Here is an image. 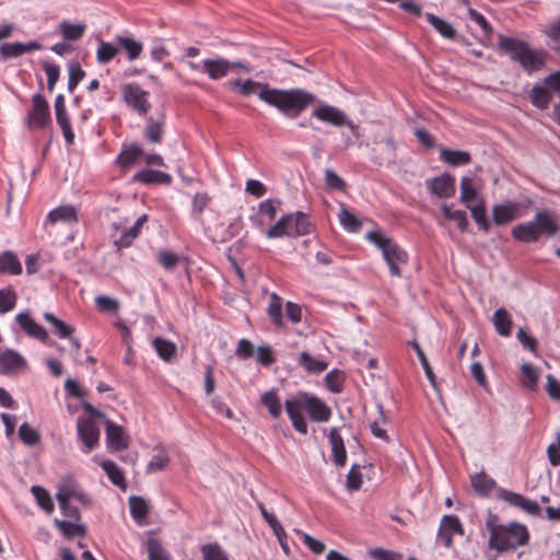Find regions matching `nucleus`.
<instances>
[{
    "label": "nucleus",
    "mask_w": 560,
    "mask_h": 560,
    "mask_svg": "<svg viewBox=\"0 0 560 560\" xmlns=\"http://www.w3.org/2000/svg\"><path fill=\"white\" fill-rule=\"evenodd\" d=\"M43 68L47 75V88L50 92L54 91L56 83L59 80L60 68L58 65L50 63L48 61L43 62Z\"/></svg>",
    "instance_id": "obj_61"
},
{
    "label": "nucleus",
    "mask_w": 560,
    "mask_h": 560,
    "mask_svg": "<svg viewBox=\"0 0 560 560\" xmlns=\"http://www.w3.org/2000/svg\"><path fill=\"white\" fill-rule=\"evenodd\" d=\"M119 52V47L110 42L98 39L96 49V61L100 65H106L110 62Z\"/></svg>",
    "instance_id": "obj_36"
},
{
    "label": "nucleus",
    "mask_w": 560,
    "mask_h": 560,
    "mask_svg": "<svg viewBox=\"0 0 560 560\" xmlns=\"http://www.w3.org/2000/svg\"><path fill=\"white\" fill-rule=\"evenodd\" d=\"M425 19L429 24L444 38L454 39L456 36V30L447 21L434 15L433 13L427 12Z\"/></svg>",
    "instance_id": "obj_31"
},
{
    "label": "nucleus",
    "mask_w": 560,
    "mask_h": 560,
    "mask_svg": "<svg viewBox=\"0 0 560 560\" xmlns=\"http://www.w3.org/2000/svg\"><path fill=\"white\" fill-rule=\"evenodd\" d=\"M56 120L58 126L62 130L63 138L68 144H73L74 142V133L71 128L69 115L66 112L57 113Z\"/></svg>",
    "instance_id": "obj_56"
},
{
    "label": "nucleus",
    "mask_w": 560,
    "mask_h": 560,
    "mask_svg": "<svg viewBox=\"0 0 560 560\" xmlns=\"http://www.w3.org/2000/svg\"><path fill=\"white\" fill-rule=\"evenodd\" d=\"M26 364L25 359L15 350L7 349L0 352V373L11 374L14 373Z\"/></svg>",
    "instance_id": "obj_21"
},
{
    "label": "nucleus",
    "mask_w": 560,
    "mask_h": 560,
    "mask_svg": "<svg viewBox=\"0 0 560 560\" xmlns=\"http://www.w3.org/2000/svg\"><path fill=\"white\" fill-rule=\"evenodd\" d=\"M280 205L279 199H266L258 205L257 212L270 222L276 219Z\"/></svg>",
    "instance_id": "obj_48"
},
{
    "label": "nucleus",
    "mask_w": 560,
    "mask_h": 560,
    "mask_svg": "<svg viewBox=\"0 0 560 560\" xmlns=\"http://www.w3.org/2000/svg\"><path fill=\"white\" fill-rule=\"evenodd\" d=\"M325 182L331 189L343 190L346 188V182L330 168L325 171Z\"/></svg>",
    "instance_id": "obj_63"
},
{
    "label": "nucleus",
    "mask_w": 560,
    "mask_h": 560,
    "mask_svg": "<svg viewBox=\"0 0 560 560\" xmlns=\"http://www.w3.org/2000/svg\"><path fill=\"white\" fill-rule=\"evenodd\" d=\"M55 526L67 538L83 537L86 533L85 525L71 521L58 520L54 521Z\"/></svg>",
    "instance_id": "obj_32"
},
{
    "label": "nucleus",
    "mask_w": 560,
    "mask_h": 560,
    "mask_svg": "<svg viewBox=\"0 0 560 560\" xmlns=\"http://www.w3.org/2000/svg\"><path fill=\"white\" fill-rule=\"evenodd\" d=\"M172 179L171 174L152 168H143L132 176V182L143 185H170Z\"/></svg>",
    "instance_id": "obj_19"
},
{
    "label": "nucleus",
    "mask_w": 560,
    "mask_h": 560,
    "mask_svg": "<svg viewBox=\"0 0 560 560\" xmlns=\"http://www.w3.org/2000/svg\"><path fill=\"white\" fill-rule=\"evenodd\" d=\"M79 439L84 444V453H90L98 445L100 429L93 419H79L77 424Z\"/></svg>",
    "instance_id": "obj_13"
},
{
    "label": "nucleus",
    "mask_w": 560,
    "mask_h": 560,
    "mask_svg": "<svg viewBox=\"0 0 560 560\" xmlns=\"http://www.w3.org/2000/svg\"><path fill=\"white\" fill-rule=\"evenodd\" d=\"M328 439L331 446L334 464L338 467H343L347 462V452L339 430L337 428L330 429Z\"/></svg>",
    "instance_id": "obj_24"
},
{
    "label": "nucleus",
    "mask_w": 560,
    "mask_h": 560,
    "mask_svg": "<svg viewBox=\"0 0 560 560\" xmlns=\"http://www.w3.org/2000/svg\"><path fill=\"white\" fill-rule=\"evenodd\" d=\"M148 222V214L140 215L131 226H127V219L113 223L112 238L117 249L130 247L140 235L142 226Z\"/></svg>",
    "instance_id": "obj_9"
},
{
    "label": "nucleus",
    "mask_w": 560,
    "mask_h": 560,
    "mask_svg": "<svg viewBox=\"0 0 560 560\" xmlns=\"http://www.w3.org/2000/svg\"><path fill=\"white\" fill-rule=\"evenodd\" d=\"M285 412L295 431L307 434L306 412L314 422H327L331 417L330 408L318 397L307 392H299L284 401Z\"/></svg>",
    "instance_id": "obj_2"
},
{
    "label": "nucleus",
    "mask_w": 560,
    "mask_h": 560,
    "mask_svg": "<svg viewBox=\"0 0 560 560\" xmlns=\"http://www.w3.org/2000/svg\"><path fill=\"white\" fill-rule=\"evenodd\" d=\"M489 533L488 547L500 553L514 551L529 541L526 525L517 522L501 523L497 514L489 512L485 522Z\"/></svg>",
    "instance_id": "obj_3"
},
{
    "label": "nucleus",
    "mask_w": 560,
    "mask_h": 560,
    "mask_svg": "<svg viewBox=\"0 0 560 560\" xmlns=\"http://www.w3.org/2000/svg\"><path fill=\"white\" fill-rule=\"evenodd\" d=\"M499 498L509 504L521 509L528 515L540 516L541 514V509L536 501L527 499L520 493L501 489L499 492Z\"/></svg>",
    "instance_id": "obj_15"
},
{
    "label": "nucleus",
    "mask_w": 560,
    "mask_h": 560,
    "mask_svg": "<svg viewBox=\"0 0 560 560\" xmlns=\"http://www.w3.org/2000/svg\"><path fill=\"white\" fill-rule=\"evenodd\" d=\"M338 219L341 226L348 232L354 233L361 229V221L343 206L340 208Z\"/></svg>",
    "instance_id": "obj_46"
},
{
    "label": "nucleus",
    "mask_w": 560,
    "mask_h": 560,
    "mask_svg": "<svg viewBox=\"0 0 560 560\" xmlns=\"http://www.w3.org/2000/svg\"><path fill=\"white\" fill-rule=\"evenodd\" d=\"M498 47L529 74L540 70L546 63V51L532 48L528 42L500 34Z\"/></svg>",
    "instance_id": "obj_4"
},
{
    "label": "nucleus",
    "mask_w": 560,
    "mask_h": 560,
    "mask_svg": "<svg viewBox=\"0 0 560 560\" xmlns=\"http://www.w3.org/2000/svg\"><path fill=\"white\" fill-rule=\"evenodd\" d=\"M483 200L477 189L472 186L470 177H463L460 180V201L467 207H474L477 202Z\"/></svg>",
    "instance_id": "obj_29"
},
{
    "label": "nucleus",
    "mask_w": 560,
    "mask_h": 560,
    "mask_svg": "<svg viewBox=\"0 0 560 560\" xmlns=\"http://www.w3.org/2000/svg\"><path fill=\"white\" fill-rule=\"evenodd\" d=\"M129 508L132 518L137 523L143 524L149 513L147 501L140 497H131L129 498Z\"/></svg>",
    "instance_id": "obj_41"
},
{
    "label": "nucleus",
    "mask_w": 560,
    "mask_h": 560,
    "mask_svg": "<svg viewBox=\"0 0 560 560\" xmlns=\"http://www.w3.org/2000/svg\"><path fill=\"white\" fill-rule=\"evenodd\" d=\"M121 94L125 103L139 115H147L151 108L148 100L149 92L137 83H127L121 86Z\"/></svg>",
    "instance_id": "obj_10"
},
{
    "label": "nucleus",
    "mask_w": 560,
    "mask_h": 560,
    "mask_svg": "<svg viewBox=\"0 0 560 560\" xmlns=\"http://www.w3.org/2000/svg\"><path fill=\"white\" fill-rule=\"evenodd\" d=\"M521 373L523 385L530 389H535L538 381V374L535 368L529 363H525L521 366Z\"/></svg>",
    "instance_id": "obj_58"
},
{
    "label": "nucleus",
    "mask_w": 560,
    "mask_h": 560,
    "mask_svg": "<svg viewBox=\"0 0 560 560\" xmlns=\"http://www.w3.org/2000/svg\"><path fill=\"white\" fill-rule=\"evenodd\" d=\"M164 135V121L154 120L152 117L147 119L144 137L151 143H161Z\"/></svg>",
    "instance_id": "obj_40"
},
{
    "label": "nucleus",
    "mask_w": 560,
    "mask_h": 560,
    "mask_svg": "<svg viewBox=\"0 0 560 560\" xmlns=\"http://www.w3.org/2000/svg\"><path fill=\"white\" fill-rule=\"evenodd\" d=\"M19 436L21 441L28 446L37 444L40 440V435L33 427L27 422H24L19 428Z\"/></svg>",
    "instance_id": "obj_55"
},
{
    "label": "nucleus",
    "mask_w": 560,
    "mask_h": 560,
    "mask_svg": "<svg viewBox=\"0 0 560 560\" xmlns=\"http://www.w3.org/2000/svg\"><path fill=\"white\" fill-rule=\"evenodd\" d=\"M471 487L482 497L488 495L495 487V481L485 472L476 474L471 477Z\"/></svg>",
    "instance_id": "obj_38"
},
{
    "label": "nucleus",
    "mask_w": 560,
    "mask_h": 560,
    "mask_svg": "<svg viewBox=\"0 0 560 560\" xmlns=\"http://www.w3.org/2000/svg\"><path fill=\"white\" fill-rule=\"evenodd\" d=\"M440 160L452 166H462L469 164L471 156L467 151L441 149Z\"/></svg>",
    "instance_id": "obj_28"
},
{
    "label": "nucleus",
    "mask_w": 560,
    "mask_h": 560,
    "mask_svg": "<svg viewBox=\"0 0 560 560\" xmlns=\"http://www.w3.org/2000/svg\"><path fill=\"white\" fill-rule=\"evenodd\" d=\"M156 260L166 271H173L180 261V256L170 249H161L156 253Z\"/></svg>",
    "instance_id": "obj_47"
},
{
    "label": "nucleus",
    "mask_w": 560,
    "mask_h": 560,
    "mask_svg": "<svg viewBox=\"0 0 560 560\" xmlns=\"http://www.w3.org/2000/svg\"><path fill=\"white\" fill-rule=\"evenodd\" d=\"M440 525L442 526V530H446L452 536H454V534H463V526L456 515L443 516Z\"/></svg>",
    "instance_id": "obj_60"
},
{
    "label": "nucleus",
    "mask_w": 560,
    "mask_h": 560,
    "mask_svg": "<svg viewBox=\"0 0 560 560\" xmlns=\"http://www.w3.org/2000/svg\"><path fill=\"white\" fill-rule=\"evenodd\" d=\"M15 320L20 325L21 329L28 336L36 338L42 342H47L49 340L47 330L33 319L28 311L19 313L15 316Z\"/></svg>",
    "instance_id": "obj_18"
},
{
    "label": "nucleus",
    "mask_w": 560,
    "mask_h": 560,
    "mask_svg": "<svg viewBox=\"0 0 560 560\" xmlns=\"http://www.w3.org/2000/svg\"><path fill=\"white\" fill-rule=\"evenodd\" d=\"M47 222L55 224L62 222L73 224L78 222V211L73 206H60L51 210L47 215Z\"/></svg>",
    "instance_id": "obj_26"
},
{
    "label": "nucleus",
    "mask_w": 560,
    "mask_h": 560,
    "mask_svg": "<svg viewBox=\"0 0 560 560\" xmlns=\"http://www.w3.org/2000/svg\"><path fill=\"white\" fill-rule=\"evenodd\" d=\"M26 124L30 129H44L50 124L49 104L40 93L32 97V108L27 113Z\"/></svg>",
    "instance_id": "obj_11"
},
{
    "label": "nucleus",
    "mask_w": 560,
    "mask_h": 560,
    "mask_svg": "<svg viewBox=\"0 0 560 560\" xmlns=\"http://www.w3.org/2000/svg\"><path fill=\"white\" fill-rule=\"evenodd\" d=\"M522 215V207L518 202L515 201L495 205L492 208L493 222L498 225L506 224L517 218H521Z\"/></svg>",
    "instance_id": "obj_17"
},
{
    "label": "nucleus",
    "mask_w": 560,
    "mask_h": 560,
    "mask_svg": "<svg viewBox=\"0 0 560 560\" xmlns=\"http://www.w3.org/2000/svg\"><path fill=\"white\" fill-rule=\"evenodd\" d=\"M31 492L36 499L37 504L47 513H51L54 511V502L51 500L50 494L40 486H33L31 488Z\"/></svg>",
    "instance_id": "obj_51"
},
{
    "label": "nucleus",
    "mask_w": 560,
    "mask_h": 560,
    "mask_svg": "<svg viewBox=\"0 0 560 560\" xmlns=\"http://www.w3.org/2000/svg\"><path fill=\"white\" fill-rule=\"evenodd\" d=\"M116 42L119 47L126 51L128 60L130 61L138 59L143 50L142 43L132 37L117 35Z\"/></svg>",
    "instance_id": "obj_34"
},
{
    "label": "nucleus",
    "mask_w": 560,
    "mask_h": 560,
    "mask_svg": "<svg viewBox=\"0 0 560 560\" xmlns=\"http://www.w3.org/2000/svg\"><path fill=\"white\" fill-rule=\"evenodd\" d=\"M202 69L211 80H220L229 74L232 63L224 58L205 59Z\"/></svg>",
    "instance_id": "obj_22"
},
{
    "label": "nucleus",
    "mask_w": 560,
    "mask_h": 560,
    "mask_svg": "<svg viewBox=\"0 0 560 560\" xmlns=\"http://www.w3.org/2000/svg\"><path fill=\"white\" fill-rule=\"evenodd\" d=\"M229 84L238 89L243 96L257 94L258 97L289 118H296L311 104L314 103V94L302 89L281 90L270 88L267 83H260L254 80H233Z\"/></svg>",
    "instance_id": "obj_1"
},
{
    "label": "nucleus",
    "mask_w": 560,
    "mask_h": 560,
    "mask_svg": "<svg viewBox=\"0 0 560 560\" xmlns=\"http://www.w3.org/2000/svg\"><path fill=\"white\" fill-rule=\"evenodd\" d=\"M298 363L308 373L318 374L324 372L328 364L324 360L313 358L308 352L300 353Z\"/></svg>",
    "instance_id": "obj_35"
},
{
    "label": "nucleus",
    "mask_w": 560,
    "mask_h": 560,
    "mask_svg": "<svg viewBox=\"0 0 560 560\" xmlns=\"http://www.w3.org/2000/svg\"><path fill=\"white\" fill-rule=\"evenodd\" d=\"M203 560H229L226 552L217 544H207L201 547Z\"/></svg>",
    "instance_id": "obj_57"
},
{
    "label": "nucleus",
    "mask_w": 560,
    "mask_h": 560,
    "mask_svg": "<svg viewBox=\"0 0 560 560\" xmlns=\"http://www.w3.org/2000/svg\"><path fill=\"white\" fill-rule=\"evenodd\" d=\"M56 498L57 501H70L74 499L83 505H89L91 503L90 498L80 490L78 483L72 477H66L60 481Z\"/></svg>",
    "instance_id": "obj_14"
},
{
    "label": "nucleus",
    "mask_w": 560,
    "mask_h": 560,
    "mask_svg": "<svg viewBox=\"0 0 560 560\" xmlns=\"http://www.w3.org/2000/svg\"><path fill=\"white\" fill-rule=\"evenodd\" d=\"M44 318L54 327L59 338L66 339L70 338V336L72 335L73 328L70 325L57 318L54 314L47 312L44 314Z\"/></svg>",
    "instance_id": "obj_49"
},
{
    "label": "nucleus",
    "mask_w": 560,
    "mask_h": 560,
    "mask_svg": "<svg viewBox=\"0 0 560 560\" xmlns=\"http://www.w3.org/2000/svg\"><path fill=\"white\" fill-rule=\"evenodd\" d=\"M260 402L268 409L269 415L277 419L282 413V408L277 390L270 389L260 397Z\"/></svg>",
    "instance_id": "obj_39"
},
{
    "label": "nucleus",
    "mask_w": 560,
    "mask_h": 560,
    "mask_svg": "<svg viewBox=\"0 0 560 560\" xmlns=\"http://www.w3.org/2000/svg\"><path fill=\"white\" fill-rule=\"evenodd\" d=\"M313 225L308 215L296 211L282 215L273 225L266 230L268 238L300 237L311 234Z\"/></svg>",
    "instance_id": "obj_7"
},
{
    "label": "nucleus",
    "mask_w": 560,
    "mask_h": 560,
    "mask_svg": "<svg viewBox=\"0 0 560 560\" xmlns=\"http://www.w3.org/2000/svg\"><path fill=\"white\" fill-rule=\"evenodd\" d=\"M559 231L556 218L544 210L535 214L534 219L520 223L512 229V236L523 243H536L542 235L555 236Z\"/></svg>",
    "instance_id": "obj_6"
},
{
    "label": "nucleus",
    "mask_w": 560,
    "mask_h": 560,
    "mask_svg": "<svg viewBox=\"0 0 560 560\" xmlns=\"http://www.w3.org/2000/svg\"><path fill=\"white\" fill-rule=\"evenodd\" d=\"M497 332L502 337H509L512 331V319L508 311L503 307L498 308L492 318Z\"/></svg>",
    "instance_id": "obj_33"
},
{
    "label": "nucleus",
    "mask_w": 560,
    "mask_h": 560,
    "mask_svg": "<svg viewBox=\"0 0 560 560\" xmlns=\"http://www.w3.org/2000/svg\"><path fill=\"white\" fill-rule=\"evenodd\" d=\"M85 71L79 62H71L68 66V90L73 92L78 84L84 79Z\"/></svg>",
    "instance_id": "obj_54"
},
{
    "label": "nucleus",
    "mask_w": 560,
    "mask_h": 560,
    "mask_svg": "<svg viewBox=\"0 0 560 560\" xmlns=\"http://www.w3.org/2000/svg\"><path fill=\"white\" fill-rule=\"evenodd\" d=\"M153 346L158 355L164 361H171L176 354V345L164 338L156 337Z\"/></svg>",
    "instance_id": "obj_44"
},
{
    "label": "nucleus",
    "mask_w": 560,
    "mask_h": 560,
    "mask_svg": "<svg viewBox=\"0 0 560 560\" xmlns=\"http://www.w3.org/2000/svg\"><path fill=\"white\" fill-rule=\"evenodd\" d=\"M325 383L327 388L332 393H340L343 388V377L342 374L337 371L332 370L325 376Z\"/></svg>",
    "instance_id": "obj_59"
},
{
    "label": "nucleus",
    "mask_w": 560,
    "mask_h": 560,
    "mask_svg": "<svg viewBox=\"0 0 560 560\" xmlns=\"http://www.w3.org/2000/svg\"><path fill=\"white\" fill-rule=\"evenodd\" d=\"M441 210L447 220L456 222L460 232H465L468 226V220L464 210H453L448 205H442Z\"/></svg>",
    "instance_id": "obj_45"
},
{
    "label": "nucleus",
    "mask_w": 560,
    "mask_h": 560,
    "mask_svg": "<svg viewBox=\"0 0 560 560\" xmlns=\"http://www.w3.org/2000/svg\"><path fill=\"white\" fill-rule=\"evenodd\" d=\"M552 95L550 90L544 85H534L530 92V102L534 106L540 109L548 108L551 102Z\"/></svg>",
    "instance_id": "obj_37"
},
{
    "label": "nucleus",
    "mask_w": 560,
    "mask_h": 560,
    "mask_svg": "<svg viewBox=\"0 0 560 560\" xmlns=\"http://www.w3.org/2000/svg\"><path fill=\"white\" fill-rule=\"evenodd\" d=\"M22 270V264L15 253L4 250L0 254V275L19 276Z\"/></svg>",
    "instance_id": "obj_27"
},
{
    "label": "nucleus",
    "mask_w": 560,
    "mask_h": 560,
    "mask_svg": "<svg viewBox=\"0 0 560 560\" xmlns=\"http://www.w3.org/2000/svg\"><path fill=\"white\" fill-rule=\"evenodd\" d=\"M471 212V217L483 232H488L490 230V224L487 219L486 213V205L483 200L477 202L474 207L468 208Z\"/></svg>",
    "instance_id": "obj_50"
},
{
    "label": "nucleus",
    "mask_w": 560,
    "mask_h": 560,
    "mask_svg": "<svg viewBox=\"0 0 560 560\" xmlns=\"http://www.w3.org/2000/svg\"><path fill=\"white\" fill-rule=\"evenodd\" d=\"M147 551L149 560H170L167 551L155 538H149L147 540Z\"/></svg>",
    "instance_id": "obj_53"
},
{
    "label": "nucleus",
    "mask_w": 560,
    "mask_h": 560,
    "mask_svg": "<svg viewBox=\"0 0 560 560\" xmlns=\"http://www.w3.org/2000/svg\"><path fill=\"white\" fill-rule=\"evenodd\" d=\"M85 28V24H73L66 20L59 24L60 34L66 40H79L83 36Z\"/></svg>",
    "instance_id": "obj_42"
},
{
    "label": "nucleus",
    "mask_w": 560,
    "mask_h": 560,
    "mask_svg": "<svg viewBox=\"0 0 560 560\" xmlns=\"http://www.w3.org/2000/svg\"><path fill=\"white\" fill-rule=\"evenodd\" d=\"M18 301V295L13 289L7 288L0 290V314H5L11 312Z\"/></svg>",
    "instance_id": "obj_52"
},
{
    "label": "nucleus",
    "mask_w": 560,
    "mask_h": 560,
    "mask_svg": "<svg viewBox=\"0 0 560 560\" xmlns=\"http://www.w3.org/2000/svg\"><path fill=\"white\" fill-rule=\"evenodd\" d=\"M101 467L105 471L112 483H114L121 490L127 489V482L125 479L124 471L118 467V465L115 462L110 459L103 460L101 463Z\"/></svg>",
    "instance_id": "obj_30"
},
{
    "label": "nucleus",
    "mask_w": 560,
    "mask_h": 560,
    "mask_svg": "<svg viewBox=\"0 0 560 560\" xmlns=\"http://www.w3.org/2000/svg\"><path fill=\"white\" fill-rule=\"evenodd\" d=\"M106 442L112 451H122L128 447V438L122 427L113 423L110 420L106 421Z\"/></svg>",
    "instance_id": "obj_20"
},
{
    "label": "nucleus",
    "mask_w": 560,
    "mask_h": 560,
    "mask_svg": "<svg viewBox=\"0 0 560 560\" xmlns=\"http://www.w3.org/2000/svg\"><path fill=\"white\" fill-rule=\"evenodd\" d=\"M312 116L335 127L348 126L353 133L357 130V126L348 119L345 112L332 105H319L312 112Z\"/></svg>",
    "instance_id": "obj_12"
},
{
    "label": "nucleus",
    "mask_w": 560,
    "mask_h": 560,
    "mask_svg": "<svg viewBox=\"0 0 560 560\" xmlns=\"http://www.w3.org/2000/svg\"><path fill=\"white\" fill-rule=\"evenodd\" d=\"M42 45L37 40H31L28 43H7L1 45L0 54L4 58H16L24 54L40 50Z\"/></svg>",
    "instance_id": "obj_23"
},
{
    "label": "nucleus",
    "mask_w": 560,
    "mask_h": 560,
    "mask_svg": "<svg viewBox=\"0 0 560 560\" xmlns=\"http://www.w3.org/2000/svg\"><path fill=\"white\" fill-rule=\"evenodd\" d=\"M468 15L474 22H476L481 27L485 35H487L488 37L491 36L492 26L490 25V23L487 21V19L481 13H479L477 10H475L472 8H469Z\"/></svg>",
    "instance_id": "obj_64"
},
{
    "label": "nucleus",
    "mask_w": 560,
    "mask_h": 560,
    "mask_svg": "<svg viewBox=\"0 0 560 560\" xmlns=\"http://www.w3.org/2000/svg\"><path fill=\"white\" fill-rule=\"evenodd\" d=\"M168 464V455L161 452L150 459V462L147 465V472H156L163 470Z\"/></svg>",
    "instance_id": "obj_62"
},
{
    "label": "nucleus",
    "mask_w": 560,
    "mask_h": 560,
    "mask_svg": "<svg viewBox=\"0 0 560 560\" xmlns=\"http://www.w3.org/2000/svg\"><path fill=\"white\" fill-rule=\"evenodd\" d=\"M366 238L382 250L390 275L400 277V265L407 262L408 254L393 238L381 231L369 232Z\"/></svg>",
    "instance_id": "obj_8"
},
{
    "label": "nucleus",
    "mask_w": 560,
    "mask_h": 560,
    "mask_svg": "<svg viewBox=\"0 0 560 560\" xmlns=\"http://www.w3.org/2000/svg\"><path fill=\"white\" fill-rule=\"evenodd\" d=\"M267 314L277 327H283L282 302L281 298L276 293H271L270 295Z\"/></svg>",
    "instance_id": "obj_43"
},
{
    "label": "nucleus",
    "mask_w": 560,
    "mask_h": 560,
    "mask_svg": "<svg viewBox=\"0 0 560 560\" xmlns=\"http://www.w3.org/2000/svg\"><path fill=\"white\" fill-rule=\"evenodd\" d=\"M143 155L144 151L140 145L136 143L124 145L122 151L117 156V163L122 168H130L136 165Z\"/></svg>",
    "instance_id": "obj_25"
},
{
    "label": "nucleus",
    "mask_w": 560,
    "mask_h": 560,
    "mask_svg": "<svg viewBox=\"0 0 560 560\" xmlns=\"http://www.w3.org/2000/svg\"><path fill=\"white\" fill-rule=\"evenodd\" d=\"M559 231L556 218L544 210L535 214L534 219L520 223L512 229V236L523 243H536L542 235L555 236Z\"/></svg>",
    "instance_id": "obj_5"
},
{
    "label": "nucleus",
    "mask_w": 560,
    "mask_h": 560,
    "mask_svg": "<svg viewBox=\"0 0 560 560\" xmlns=\"http://www.w3.org/2000/svg\"><path fill=\"white\" fill-rule=\"evenodd\" d=\"M425 186L439 198H450L455 194V178L448 173L427 180Z\"/></svg>",
    "instance_id": "obj_16"
}]
</instances>
